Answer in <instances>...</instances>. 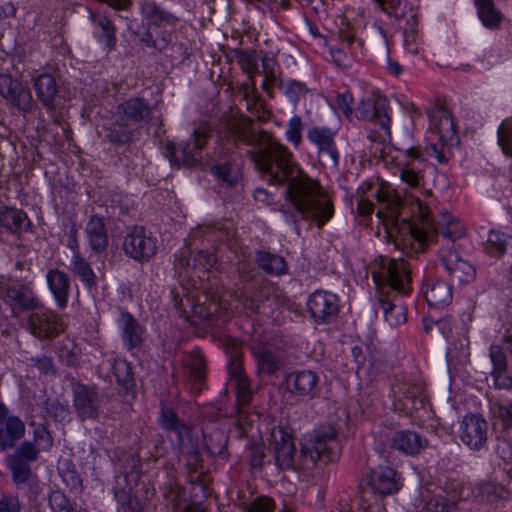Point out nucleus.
I'll use <instances>...</instances> for the list:
<instances>
[{"instance_id": "nucleus-1", "label": "nucleus", "mask_w": 512, "mask_h": 512, "mask_svg": "<svg viewBox=\"0 0 512 512\" xmlns=\"http://www.w3.org/2000/svg\"><path fill=\"white\" fill-rule=\"evenodd\" d=\"M258 176L277 185L289 179L288 197L293 205L320 227L332 217V206L318 184L293 162L286 147L258 131Z\"/></svg>"}, {"instance_id": "nucleus-2", "label": "nucleus", "mask_w": 512, "mask_h": 512, "mask_svg": "<svg viewBox=\"0 0 512 512\" xmlns=\"http://www.w3.org/2000/svg\"><path fill=\"white\" fill-rule=\"evenodd\" d=\"M172 295L179 315L193 325L212 322L221 312L220 298L215 293H200L181 285Z\"/></svg>"}, {"instance_id": "nucleus-3", "label": "nucleus", "mask_w": 512, "mask_h": 512, "mask_svg": "<svg viewBox=\"0 0 512 512\" xmlns=\"http://www.w3.org/2000/svg\"><path fill=\"white\" fill-rule=\"evenodd\" d=\"M151 109L142 98H131L120 104L107 128L106 137L115 143L131 141L133 134L150 118Z\"/></svg>"}, {"instance_id": "nucleus-4", "label": "nucleus", "mask_w": 512, "mask_h": 512, "mask_svg": "<svg viewBox=\"0 0 512 512\" xmlns=\"http://www.w3.org/2000/svg\"><path fill=\"white\" fill-rule=\"evenodd\" d=\"M335 437L336 431L330 425L321 426L305 434L300 448L301 466L310 468L316 466L318 462H326Z\"/></svg>"}, {"instance_id": "nucleus-5", "label": "nucleus", "mask_w": 512, "mask_h": 512, "mask_svg": "<svg viewBox=\"0 0 512 512\" xmlns=\"http://www.w3.org/2000/svg\"><path fill=\"white\" fill-rule=\"evenodd\" d=\"M378 203L377 217L390 237L394 236L400 216V198L393 187L380 181L374 190Z\"/></svg>"}, {"instance_id": "nucleus-6", "label": "nucleus", "mask_w": 512, "mask_h": 512, "mask_svg": "<svg viewBox=\"0 0 512 512\" xmlns=\"http://www.w3.org/2000/svg\"><path fill=\"white\" fill-rule=\"evenodd\" d=\"M27 328L34 337L49 340L64 331L65 323L61 316L41 305L29 313Z\"/></svg>"}, {"instance_id": "nucleus-7", "label": "nucleus", "mask_w": 512, "mask_h": 512, "mask_svg": "<svg viewBox=\"0 0 512 512\" xmlns=\"http://www.w3.org/2000/svg\"><path fill=\"white\" fill-rule=\"evenodd\" d=\"M123 250L140 263L148 262L158 251V241L144 227L135 226L125 236Z\"/></svg>"}, {"instance_id": "nucleus-8", "label": "nucleus", "mask_w": 512, "mask_h": 512, "mask_svg": "<svg viewBox=\"0 0 512 512\" xmlns=\"http://www.w3.org/2000/svg\"><path fill=\"white\" fill-rule=\"evenodd\" d=\"M208 134L204 130L197 129L193 132L192 140L176 148L173 143L165 146L166 155L175 165L194 166L200 159L202 148L206 145Z\"/></svg>"}, {"instance_id": "nucleus-9", "label": "nucleus", "mask_w": 512, "mask_h": 512, "mask_svg": "<svg viewBox=\"0 0 512 512\" xmlns=\"http://www.w3.org/2000/svg\"><path fill=\"white\" fill-rule=\"evenodd\" d=\"M306 307L316 324L329 323L339 312V298L332 292L317 290L308 297Z\"/></svg>"}, {"instance_id": "nucleus-10", "label": "nucleus", "mask_w": 512, "mask_h": 512, "mask_svg": "<svg viewBox=\"0 0 512 512\" xmlns=\"http://www.w3.org/2000/svg\"><path fill=\"white\" fill-rule=\"evenodd\" d=\"M269 446L273 449L276 463L284 469H295L296 448L293 437L282 427H273L267 438Z\"/></svg>"}, {"instance_id": "nucleus-11", "label": "nucleus", "mask_w": 512, "mask_h": 512, "mask_svg": "<svg viewBox=\"0 0 512 512\" xmlns=\"http://www.w3.org/2000/svg\"><path fill=\"white\" fill-rule=\"evenodd\" d=\"M0 94L22 111H29L32 108L33 98L29 88L7 74H0Z\"/></svg>"}, {"instance_id": "nucleus-12", "label": "nucleus", "mask_w": 512, "mask_h": 512, "mask_svg": "<svg viewBox=\"0 0 512 512\" xmlns=\"http://www.w3.org/2000/svg\"><path fill=\"white\" fill-rule=\"evenodd\" d=\"M487 422L477 415L465 416L460 424L459 437L470 449H480L487 439Z\"/></svg>"}, {"instance_id": "nucleus-13", "label": "nucleus", "mask_w": 512, "mask_h": 512, "mask_svg": "<svg viewBox=\"0 0 512 512\" xmlns=\"http://www.w3.org/2000/svg\"><path fill=\"white\" fill-rule=\"evenodd\" d=\"M224 137H231L235 142H241L245 145L254 144L253 119L250 116L231 115L224 120Z\"/></svg>"}, {"instance_id": "nucleus-14", "label": "nucleus", "mask_w": 512, "mask_h": 512, "mask_svg": "<svg viewBox=\"0 0 512 512\" xmlns=\"http://www.w3.org/2000/svg\"><path fill=\"white\" fill-rule=\"evenodd\" d=\"M382 276L387 278L389 286L401 293H407L409 290L410 276L409 268L404 260L401 259H382Z\"/></svg>"}, {"instance_id": "nucleus-15", "label": "nucleus", "mask_w": 512, "mask_h": 512, "mask_svg": "<svg viewBox=\"0 0 512 512\" xmlns=\"http://www.w3.org/2000/svg\"><path fill=\"white\" fill-rule=\"evenodd\" d=\"M369 485L375 493L388 495L397 492L401 482L394 469L379 466L370 472Z\"/></svg>"}, {"instance_id": "nucleus-16", "label": "nucleus", "mask_w": 512, "mask_h": 512, "mask_svg": "<svg viewBox=\"0 0 512 512\" xmlns=\"http://www.w3.org/2000/svg\"><path fill=\"white\" fill-rule=\"evenodd\" d=\"M99 404L98 394L92 388L83 385L76 386L74 390V407L82 420L96 418L98 416Z\"/></svg>"}, {"instance_id": "nucleus-17", "label": "nucleus", "mask_w": 512, "mask_h": 512, "mask_svg": "<svg viewBox=\"0 0 512 512\" xmlns=\"http://www.w3.org/2000/svg\"><path fill=\"white\" fill-rule=\"evenodd\" d=\"M307 139L318 148L320 157L328 156L332 165L338 163V152L335 147L334 133L326 127H314L307 133Z\"/></svg>"}, {"instance_id": "nucleus-18", "label": "nucleus", "mask_w": 512, "mask_h": 512, "mask_svg": "<svg viewBox=\"0 0 512 512\" xmlns=\"http://www.w3.org/2000/svg\"><path fill=\"white\" fill-rule=\"evenodd\" d=\"M430 129L439 136L442 143L452 140L456 133L451 115L442 108H437L431 112Z\"/></svg>"}, {"instance_id": "nucleus-19", "label": "nucleus", "mask_w": 512, "mask_h": 512, "mask_svg": "<svg viewBox=\"0 0 512 512\" xmlns=\"http://www.w3.org/2000/svg\"><path fill=\"white\" fill-rule=\"evenodd\" d=\"M38 99L50 111L56 107L58 87L55 79L48 74L35 78L33 83Z\"/></svg>"}, {"instance_id": "nucleus-20", "label": "nucleus", "mask_w": 512, "mask_h": 512, "mask_svg": "<svg viewBox=\"0 0 512 512\" xmlns=\"http://www.w3.org/2000/svg\"><path fill=\"white\" fill-rule=\"evenodd\" d=\"M426 445V441L413 431H398L392 438V447L406 455L419 453Z\"/></svg>"}, {"instance_id": "nucleus-21", "label": "nucleus", "mask_w": 512, "mask_h": 512, "mask_svg": "<svg viewBox=\"0 0 512 512\" xmlns=\"http://www.w3.org/2000/svg\"><path fill=\"white\" fill-rule=\"evenodd\" d=\"M424 294L430 307L443 308L452 300V289L444 281H431L426 283Z\"/></svg>"}, {"instance_id": "nucleus-22", "label": "nucleus", "mask_w": 512, "mask_h": 512, "mask_svg": "<svg viewBox=\"0 0 512 512\" xmlns=\"http://www.w3.org/2000/svg\"><path fill=\"white\" fill-rule=\"evenodd\" d=\"M46 278L58 306L64 308L70 290L68 275L58 269H51L48 271Z\"/></svg>"}, {"instance_id": "nucleus-23", "label": "nucleus", "mask_w": 512, "mask_h": 512, "mask_svg": "<svg viewBox=\"0 0 512 512\" xmlns=\"http://www.w3.org/2000/svg\"><path fill=\"white\" fill-rule=\"evenodd\" d=\"M24 434V422L17 416L8 417L5 421V428H0V448L6 450L14 447Z\"/></svg>"}, {"instance_id": "nucleus-24", "label": "nucleus", "mask_w": 512, "mask_h": 512, "mask_svg": "<svg viewBox=\"0 0 512 512\" xmlns=\"http://www.w3.org/2000/svg\"><path fill=\"white\" fill-rule=\"evenodd\" d=\"M444 264L448 272L460 283H470L475 279V268L454 253L444 258Z\"/></svg>"}, {"instance_id": "nucleus-25", "label": "nucleus", "mask_w": 512, "mask_h": 512, "mask_svg": "<svg viewBox=\"0 0 512 512\" xmlns=\"http://www.w3.org/2000/svg\"><path fill=\"white\" fill-rule=\"evenodd\" d=\"M239 64L243 71L247 73V76L251 82L252 90L248 92L247 87L243 88L242 100L243 105L248 111H251L256 105V94L254 93V73L256 69V58L253 54L241 53L238 57Z\"/></svg>"}, {"instance_id": "nucleus-26", "label": "nucleus", "mask_w": 512, "mask_h": 512, "mask_svg": "<svg viewBox=\"0 0 512 512\" xmlns=\"http://www.w3.org/2000/svg\"><path fill=\"white\" fill-rule=\"evenodd\" d=\"M318 382L316 373L310 370L297 371L290 375L288 383L294 394L308 396L315 389Z\"/></svg>"}, {"instance_id": "nucleus-27", "label": "nucleus", "mask_w": 512, "mask_h": 512, "mask_svg": "<svg viewBox=\"0 0 512 512\" xmlns=\"http://www.w3.org/2000/svg\"><path fill=\"white\" fill-rule=\"evenodd\" d=\"M6 295L21 309L29 310L30 312L41 306L35 298L33 291L24 285H10L6 289Z\"/></svg>"}, {"instance_id": "nucleus-28", "label": "nucleus", "mask_w": 512, "mask_h": 512, "mask_svg": "<svg viewBox=\"0 0 512 512\" xmlns=\"http://www.w3.org/2000/svg\"><path fill=\"white\" fill-rule=\"evenodd\" d=\"M411 212L420 220L422 227L417 228L411 226L410 232L416 240L423 243L427 240L428 232L433 229L432 223L429 219V210L419 199H414Z\"/></svg>"}, {"instance_id": "nucleus-29", "label": "nucleus", "mask_w": 512, "mask_h": 512, "mask_svg": "<svg viewBox=\"0 0 512 512\" xmlns=\"http://www.w3.org/2000/svg\"><path fill=\"white\" fill-rule=\"evenodd\" d=\"M86 233L89 239L90 247L96 252H102L108 243L103 219L98 216H92L87 223Z\"/></svg>"}, {"instance_id": "nucleus-30", "label": "nucleus", "mask_w": 512, "mask_h": 512, "mask_svg": "<svg viewBox=\"0 0 512 512\" xmlns=\"http://www.w3.org/2000/svg\"><path fill=\"white\" fill-rule=\"evenodd\" d=\"M29 224L27 215L21 210L5 208L0 212V225L11 232L26 230Z\"/></svg>"}, {"instance_id": "nucleus-31", "label": "nucleus", "mask_w": 512, "mask_h": 512, "mask_svg": "<svg viewBox=\"0 0 512 512\" xmlns=\"http://www.w3.org/2000/svg\"><path fill=\"white\" fill-rule=\"evenodd\" d=\"M478 17L482 24L489 29H496L502 21L501 14L495 9L492 0H475Z\"/></svg>"}, {"instance_id": "nucleus-32", "label": "nucleus", "mask_w": 512, "mask_h": 512, "mask_svg": "<svg viewBox=\"0 0 512 512\" xmlns=\"http://www.w3.org/2000/svg\"><path fill=\"white\" fill-rule=\"evenodd\" d=\"M123 340L129 349L138 346L142 342V329L130 314L121 315Z\"/></svg>"}, {"instance_id": "nucleus-33", "label": "nucleus", "mask_w": 512, "mask_h": 512, "mask_svg": "<svg viewBox=\"0 0 512 512\" xmlns=\"http://www.w3.org/2000/svg\"><path fill=\"white\" fill-rule=\"evenodd\" d=\"M185 364L189 369V378L195 384H201L205 379L206 363L203 355L198 352H191L185 359Z\"/></svg>"}, {"instance_id": "nucleus-34", "label": "nucleus", "mask_w": 512, "mask_h": 512, "mask_svg": "<svg viewBox=\"0 0 512 512\" xmlns=\"http://www.w3.org/2000/svg\"><path fill=\"white\" fill-rule=\"evenodd\" d=\"M258 266L263 268L267 273L273 275L284 274L287 270V265L284 259L276 254L263 253L258 258Z\"/></svg>"}, {"instance_id": "nucleus-35", "label": "nucleus", "mask_w": 512, "mask_h": 512, "mask_svg": "<svg viewBox=\"0 0 512 512\" xmlns=\"http://www.w3.org/2000/svg\"><path fill=\"white\" fill-rule=\"evenodd\" d=\"M381 308L384 312L385 321L390 326H398L406 321V308L402 304H395L389 301H382Z\"/></svg>"}, {"instance_id": "nucleus-36", "label": "nucleus", "mask_w": 512, "mask_h": 512, "mask_svg": "<svg viewBox=\"0 0 512 512\" xmlns=\"http://www.w3.org/2000/svg\"><path fill=\"white\" fill-rule=\"evenodd\" d=\"M70 269L74 274L79 276L81 280L89 287H92L96 284V275L91 269L89 263H87L81 256L78 254L74 255Z\"/></svg>"}, {"instance_id": "nucleus-37", "label": "nucleus", "mask_w": 512, "mask_h": 512, "mask_svg": "<svg viewBox=\"0 0 512 512\" xmlns=\"http://www.w3.org/2000/svg\"><path fill=\"white\" fill-rule=\"evenodd\" d=\"M440 229L443 235L450 240L461 238L465 234L464 227L449 213L442 215Z\"/></svg>"}, {"instance_id": "nucleus-38", "label": "nucleus", "mask_w": 512, "mask_h": 512, "mask_svg": "<svg viewBox=\"0 0 512 512\" xmlns=\"http://www.w3.org/2000/svg\"><path fill=\"white\" fill-rule=\"evenodd\" d=\"M142 12L146 19H148V21L155 26H160L164 23H172V16L161 10L153 2H146L142 7Z\"/></svg>"}, {"instance_id": "nucleus-39", "label": "nucleus", "mask_w": 512, "mask_h": 512, "mask_svg": "<svg viewBox=\"0 0 512 512\" xmlns=\"http://www.w3.org/2000/svg\"><path fill=\"white\" fill-rule=\"evenodd\" d=\"M498 144L505 155L512 156V119L504 120L499 126Z\"/></svg>"}, {"instance_id": "nucleus-40", "label": "nucleus", "mask_w": 512, "mask_h": 512, "mask_svg": "<svg viewBox=\"0 0 512 512\" xmlns=\"http://www.w3.org/2000/svg\"><path fill=\"white\" fill-rule=\"evenodd\" d=\"M303 123L299 116H292L287 123L285 136L295 148H298L302 141Z\"/></svg>"}, {"instance_id": "nucleus-41", "label": "nucleus", "mask_w": 512, "mask_h": 512, "mask_svg": "<svg viewBox=\"0 0 512 512\" xmlns=\"http://www.w3.org/2000/svg\"><path fill=\"white\" fill-rule=\"evenodd\" d=\"M9 467L12 471L13 480L17 484L24 483L28 480L30 475V468L27 463L19 457L9 458Z\"/></svg>"}, {"instance_id": "nucleus-42", "label": "nucleus", "mask_w": 512, "mask_h": 512, "mask_svg": "<svg viewBox=\"0 0 512 512\" xmlns=\"http://www.w3.org/2000/svg\"><path fill=\"white\" fill-rule=\"evenodd\" d=\"M113 374L121 385L128 386L132 382L131 366L126 360L117 359L114 361Z\"/></svg>"}, {"instance_id": "nucleus-43", "label": "nucleus", "mask_w": 512, "mask_h": 512, "mask_svg": "<svg viewBox=\"0 0 512 512\" xmlns=\"http://www.w3.org/2000/svg\"><path fill=\"white\" fill-rule=\"evenodd\" d=\"M161 424L167 430H175L179 434V438L182 441L183 432L188 434V429L180 425L176 414L169 409H163L161 415Z\"/></svg>"}, {"instance_id": "nucleus-44", "label": "nucleus", "mask_w": 512, "mask_h": 512, "mask_svg": "<svg viewBox=\"0 0 512 512\" xmlns=\"http://www.w3.org/2000/svg\"><path fill=\"white\" fill-rule=\"evenodd\" d=\"M115 498L120 505L119 512H137L138 501L124 489L115 492Z\"/></svg>"}, {"instance_id": "nucleus-45", "label": "nucleus", "mask_w": 512, "mask_h": 512, "mask_svg": "<svg viewBox=\"0 0 512 512\" xmlns=\"http://www.w3.org/2000/svg\"><path fill=\"white\" fill-rule=\"evenodd\" d=\"M91 19L97 23L102 30L103 35L106 37V44L112 47L115 42L114 28L112 27L111 21L106 16L96 15L90 13Z\"/></svg>"}, {"instance_id": "nucleus-46", "label": "nucleus", "mask_w": 512, "mask_h": 512, "mask_svg": "<svg viewBox=\"0 0 512 512\" xmlns=\"http://www.w3.org/2000/svg\"><path fill=\"white\" fill-rule=\"evenodd\" d=\"M141 40L145 42L148 47L162 51L168 47L171 39L169 35H159L157 32L153 35L151 31H148L142 36Z\"/></svg>"}, {"instance_id": "nucleus-47", "label": "nucleus", "mask_w": 512, "mask_h": 512, "mask_svg": "<svg viewBox=\"0 0 512 512\" xmlns=\"http://www.w3.org/2000/svg\"><path fill=\"white\" fill-rule=\"evenodd\" d=\"M216 259L215 256L204 251H199L193 258L192 268L195 270L208 271L213 267Z\"/></svg>"}, {"instance_id": "nucleus-48", "label": "nucleus", "mask_w": 512, "mask_h": 512, "mask_svg": "<svg viewBox=\"0 0 512 512\" xmlns=\"http://www.w3.org/2000/svg\"><path fill=\"white\" fill-rule=\"evenodd\" d=\"M510 241V237L502 232L492 230L489 232L487 242L496 252H503Z\"/></svg>"}, {"instance_id": "nucleus-49", "label": "nucleus", "mask_w": 512, "mask_h": 512, "mask_svg": "<svg viewBox=\"0 0 512 512\" xmlns=\"http://www.w3.org/2000/svg\"><path fill=\"white\" fill-rule=\"evenodd\" d=\"M214 173L220 180L227 183L228 186L234 185V183L237 181V172L232 170L231 167L227 164L215 166Z\"/></svg>"}, {"instance_id": "nucleus-50", "label": "nucleus", "mask_w": 512, "mask_h": 512, "mask_svg": "<svg viewBox=\"0 0 512 512\" xmlns=\"http://www.w3.org/2000/svg\"><path fill=\"white\" fill-rule=\"evenodd\" d=\"M21 505L18 498L12 493L0 495V512H20Z\"/></svg>"}, {"instance_id": "nucleus-51", "label": "nucleus", "mask_w": 512, "mask_h": 512, "mask_svg": "<svg viewBox=\"0 0 512 512\" xmlns=\"http://www.w3.org/2000/svg\"><path fill=\"white\" fill-rule=\"evenodd\" d=\"M279 367V361L270 352L258 355V370L266 371L268 373L275 372Z\"/></svg>"}, {"instance_id": "nucleus-52", "label": "nucleus", "mask_w": 512, "mask_h": 512, "mask_svg": "<svg viewBox=\"0 0 512 512\" xmlns=\"http://www.w3.org/2000/svg\"><path fill=\"white\" fill-rule=\"evenodd\" d=\"M38 451L31 442H24L17 449L14 457H19L23 461H33L37 458Z\"/></svg>"}, {"instance_id": "nucleus-53", "label": "nucleus", "mask_w": 512, "mask_h": 512, "mask_svg": "<svg viewBox=\"0 0 512 512\" xmlns=\"http://www.w3.org/2000/svg\"><path fill=\"white\" fill-rule=\"evenodd\" d=\"M490 359L493 369H502L507 367L505 354L499 345H492L490 347Z\"/></svg>"}, {"instance_id": "nucleus-54", "label": "nucleus", "mask_w": 512, "mask_h": 512, "mask_svg": "<svg viewBox=\"0 0 512 512\" xmlns=\"http://www.w3.org/2000/svg\"><path fill=\"white\" fill-rule=\"evenodd\" d=\"M34 439H35V442L42 449H49L53 444V439H52L49 431L44 426H40L35 430Z\"/></svg>"}, {"instance_id": "nucleus-55", "label": "nucleus", "mask_w": 512, "mask_h": 512, "mask_svg": "<svg viewBox=\"0 0 512 512\" xmlns=\"http://www.w3.org/2000/svg\"><path fill=\"white\" fill-rule=\"evenodd\" d=\"M492 377L494 385L498 388H509L512 384V379L508 376L506 368L493 369Z\"/></svg>"}, {"instance_id": "nucleus-56", "label": "nucleus", "mask_w": 512, "mask_h": 512, "mask_svg": "<svg viewBox=\"0 0 512 512\" xmlns=\"http://www.w3.org/2000/svg\"><path fill=\"white\" fill-rule=\"evenodd\" d=\"M359 117L366 120H373L376 117V110L371 99H367L361 102L358 107Z\"/></svg>"}, {"instance_id": "nucleus-57", "label": "nucleus", "mask_w": 512, "mask_h": 512, "mask_svg": "<svg viewBox=\"0 0 512 512\" xmlns=\"http://www.w3.org/2000/svg\"><path fill=\"white\" fill-rule=\"evenodd\" d=\"M45 411L47 415L54 419L64 418L66 416L65 407L59 404L58 402H47L45 406Z\"/></svg>"}, {"instance_id": "nucleus-58", "label": "nucleus", "mask_w": 512, "mask_h": 512, "mask_svg": "<svg viewBox=\"0 0 512 512\" xmlns=\"http://www.w3.org/2000/svg\"><path fill=\"white\" fill-rule=\"evenodd\" d=\"M263 66L265 68V70L267 69V73H266V77L262 83V87L264 90H267L268 87L270 86V84L274 81V74H273V70H274V66H275V63L272 59H263Z\"/></svg>"}, {"instance_id": "nucleus-59", "label": "nucleus", "mask_w": 512, "mask_h": 512, "mask_svg": "<svg viewBox=\"0 0 512 512\" xmlns=\"http://www.w3.org/2000/svg\"><path fill=\"white\" fill-rule=\"evenodd\" d=\"M337 105L342 112L349 116L352 113V96L350 94H342L337 97Z\"/></svg>"}, {"instance_id": "nucleus-60", "label": "nucleus", "mask_w": 512, "mask_h": 512, "mask_svg": "<svg viewBox=\"0 0 512 512\" xmlns=\"http://www.w3.org/2000/svg\"><path fill=\"white\" fill-rule=\"evenodd\" d=\"M59 358L67 365H73L76 362V354L69 345H62L58 351Z\"/></svg>"}, {"instance_id": "nucleus-61", "label": "nucleus", "mask_w": 512, "mask_h": 512, "mask_svg": "<svg viewBox=\"0 0 512 512\" xmlns=\"http://www.w3.org/2000/svg\"><path fill=\"white\" fill-rule=\"evenodd\" d=\"M176 267L177 269H185L192 267V264L190 262V249L188 247L183 248L180 254L178 255L176 259Z\"/></svg>"}, {"instance_id": "nucleus-62", "label": "nucleus", "mask_w": 512, "mask_h": 512, "mask_svg": "<svg viewBox=\"0 0 512 512\" xmlns=\"http://www.w3.org/2000/svg\"><path fill=\"white\" fill-rule=\"evenodd\" d=\"M400 178L403 182H405L411 187L416 186L419 180L417 173L408 168L402 169Z\"/></svg>"}, {"instance_id": "nucleus-63", "label": "nucleus", "mask_w": 512, "mask_h": 512, "mask_svg": "<svg viewBox=\"0 0 512 512\" xmlns=\"http://www.w3.org/2000/svg\"><path fill=\"white\" fill-rule=\"evenodd\" d=\"M331 56L338 66L344 67L348 63L346 54L340 49L331 50Z\"/></svg>"}, {"instance_id": "nucleus-64", "label": "nucleus", "mask_w": 512, "mask_h": 512, "mask_svg": "<svg viewBox=\"0 0 512 512\" xmlns=\"http://www.w3.org/2000/svg\"><path fill=\"white\" fill-rule=\"evenodd\" d=\"M273 502L268 497L258 498V512H272Z\"/></svg>"}]
</instances>
